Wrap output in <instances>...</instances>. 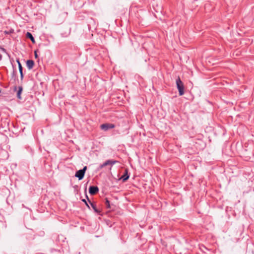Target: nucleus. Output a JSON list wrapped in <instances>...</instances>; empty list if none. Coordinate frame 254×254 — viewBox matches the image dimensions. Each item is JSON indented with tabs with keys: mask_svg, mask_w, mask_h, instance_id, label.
<instances>
[{
	"mask_svg": "<svg viewBox=\"0 0 254 254\" xmlns=\"http://www.w3.org/2000/svg\"><path fill=\"white\" fill-rule=\"evenodd\" d=\"M1 56L0 55V60H1Z\"/></svg>",
	"mask_w": 254,
	"mask_h": 254,
	"instance_id": "nucleus-18",
	"label": "nucleus"
},
{
	"mask_svg": "<svg viewBox=\"0 0 254 254\" xmlns=\"http://www.w3.org/2000/svg\"><path fill=\"white\" fill-rule=\"evenodd\" d=\"M108 165H110L109 160L106 161L103 164L100 165L98 168V170H100V169H102L103 167H104L106 166H108Z\"/></svg>",
	"mask_w": 254,
	"mask_h": 254,
	"instance_id": "nucleus-11",
	"label": "nucleus"
},
{
	"mask_svg": "<svg viewBox=\"0 0 254 254\" xmlns=\"http://www.w3.org/2000/svg\"><path fill=\"white\" fill-rule=\"evenodd\" d=\"M18 68L20 74V79L21 80H22L24 77V74L23 73V67L21 64H19Z\"/></svg>",
	"mask_w": 254,
	"mask_h": 254,
	"instance_id": "nucleus-10",
	"label": "nucleus"
},
{
	"mask_svg": "<svg viewBox=\"0 0 254 254\" xmlns=\"http://www.w3.org/2000/svg\"><path fill=\"white\" fill-rule=\"evenodd\" d=\"M26 65L29 69H32L34 65V62L33 60H28L26 62Z\"/></svg>",
	"mask_w": 254,
	"mask_h": 254,
	"instance_id": "nucleus-6",
	"label": "nucleus"
},
{
	"mask_svg": "<svg viewBox=\"0 0 254 254\" xmlns=\"http://www.w3.org/2000/svg\"><path fill=\"white\" fill-rule=\"evenodd\" d=\"M14 32V29L11 28L8 30H5L3 32L5 34H10L13 33Z\"/></svg>",
	"mask_w": 254,
	"mask_h": 254,
	"instance_id": "nucleus-13",
	"label": "nucleus"
},
{
	"mask_svg": "<svg viewBox=\"0 0 254 254\" xmlns=\"http://www.w3.org/2000/svg\"><path fill=\"white\" fill-rule=\"evenodd\" d=\"M99 191L97 186H91L89 188V192L91 195H95Z\"/></svg>",
	"mask_w": 254,
	"mask_h": 254,
	"instance_id": "nucleus-4",
	"label": "nucleus"
},
{
	"mask_svg": "<svg viewBox=\"0 0 254 254\" xmlns=\"http://www.w3.org/2000/svg\"><path fill=\"white\" fill-rule=\"evenodd\" d=\"M34 56H35V58H38V55L37 54V51H35V52H34Z\"/></svg>",
	"mask_w": 254,
	"mask_h": 254,
	"instance_id": "nucleus-16",
	"label": "nucleus"
},
{
	"mask_svg": "<svg viewBox=\"0 0 254 254\" xmlns=\"http://www.w3.org/2000/svg\"><path fill=\"white\" fill-rule=\"evenodd\" d=\"M82 200V201H83L85 203L86 205L88 208H90L89 205H88V203L87 202V201H86V200L85 199H83Z\"/></svg>",
	"mask_w": 254,
	"mask_h": 254,
	"instance_id": "nucleus-15",
	"label": "nucleus"
},
{
	"mask_svg": "<svg viewBox=\"0 0 254 254\" xmlns=\"http://www.w3.org/2000/svg\"><path fill=\"white\" fill-rule=\"evenodd\" d=\"M26 38L30 39L32 43H35V40L32 34L29 32H27L26 34Z\"/></svg>",
	"mask_w": 254,
	"mask_h": 254,
	"instance_id": "nucleus-8",
	"label": "nucleus"
},
{
	"mask_svg": "<svg viewBox=\"0 0 254 254\" xmlns=\"http://www.w3.org/2000/svg\"><path fill=\"white\" fill-rule=\"evenodd\" d=\"M105 204L106 205L107 208H111L110 201L108 200L107 198H106L105 199Z\"/></svg>",
	"mask_w": 254,
	"mask_h": 254,
	"instance_id": "nucleus-12",
	"label": "nucleus"
},
{
	"mask_svg": "<svg viewBox=\"0 0 254 254\" xmlns=\"http://www.w3.org/2000/svg\"><path fill=\"white\" fill-rule=\"evenodd\" d=\"M1 93V90L0 89V93Z\"/></svg>",
	"mask_w": 254,
	"mask_h": 254,
	"instance_id": "nucleus-20",
	"label": "nucleus"
},
{
	"mask_svg": "<svg viewBox=\"0 0 254 254\" xmlns=\"http://www.w3.org/2000/svg\"><path fill=\"white\" fill-rule=\"evenodd\" d=\"M14 89H15V90H16V86L15 87Z\"/></svg>",
	"mask_w": 254,
	"mask_h": 254,
	"instance_id": "nucleus-19",
	"label": "nucleus"
},
{
	"mask_svg": "<svg viewBox=\"0 0 254 254\" xmlns=\"http://www.w3.org/2000/svg\"><path fill=\"white\" fill-rule=\"evenodd\" d=\"M86 170L87 166H84L82 169H80L76 172L75 177L78 178L79 180H82L84 177Z\"/></svg>",
	"mask_w": 254,
	"mask_h": 254,
	"instance_id": "nucleus-2",
	"label": "nucleus"
},
{
	"mask_svg": "<svg viewBox=\"0 0 254 254\" xmlns=\"http://www.w3.org/2000/svg\"><path fill=\"white\" fill-rule=\"evenodd\" d=\"M16 62L17 63L18 65H19V64H21V63L19 61V60H18V59L16 60Z\"/></svg>",
	"mask_w": 254,
	"mask_h": 254,
	"instance_id": "nucleus-17",
	"label": "nucleus"
},
{
	"mask_svg": "<svg viewBox=\"0 0 254 254\" xmlns=\"http://www.w3.org/2000/svg\"><path fill=\"white\" fill-rule=\"evenodd\" d=\"M109 161L110 165H111V166L115 164L116 163L118 162L117 161L114 160H109Z\"/></svg>",
	"mask_w": 254,
	"mask_h": 254,
	"instance_id": "nucleus-14",
	"label": "nucleus"
},
{
	"mask_svg": "<svg viewBox=\"0 0 254 254\" xmlns=\"http://www.w3.org/2000/svg\"><path fill=\"white\" fill-rule=\"evenodd\" d=\"M18 90L17 92V97L19 99H21V94L23 90L22 86H20L18 87Z\"/></svg>",
	"mask_w": 254,
	"mask_h": 254,
	"instance_id": "nucleus-9",
	"label": "nucleus"
},
{
	"mask_svg": "<svg viewBox=\"0 0 254 254\" xmlns=\"http://www.w3.org/2000/svg\"><path fill=\"white\" fill-rule=\"evenodd\" d=\"M129 178V175L127 173V170L126 169L123 175L121 177V179L123 180V182L127 181Z\"/></svg>",
	"mask_w": 254,
	"mask_h": 254,
	"instance_id": "nucleus-7",
	"label": "nucleus"
},
{
	"mask_svg": "<svg viewBox=\"0 0 254 254\" xmlns=\"http://www.w3.org/2000/svg\"><path fill=\"white\" fill-rule=\"evenodd\" d=\"M86 197L88 199V202L89 203V204H90L91 206L92 207V208H93V209L94 210V211L98 213V214H99L100 212H101V211L100 210H99V209H98L97 207H96V204L94 202H92L91 201V200L89 199V198L88 197V196L86 195Z\"/></svg>",
	"mask_w": 254,
	"mask_h": 254,
	"instance_id": "nucleus-5",
	"label": "nucleus"
},
{
	"mask_svg": "<svg viewBox=\"0 0 254 254\" xmlns=\"http://www.w3.org/2000/svg\"><path fill=\"white\" fill-rule=\"evenodd\" d=\"M115 126L113 124L106 123L102 124L100 126V128L101 129L107 131L109 129H112L114 128Z\"/></svg>",
	"mask_w": 254,
	"mask_h": 254,
	"instance_id": "nucleus-3",
	"label": "nucleus"
},
{
	"mask_svg": "<svg viewBox=\"0 0 254 254\" xmlns=\"http://www.w3.org/2000/svg\"><path fill=\"white\" fill-rule=\"evenodd\" d=\"M177 87L179 91V93L180 96L184 94V85L183 82L181 81L180 77H178L176 80Z\"/></svg>",
	"mask_w": 254,
	"mask_h": 254,
	"instance_id": "nucleus-1",
	"label": "nucleus"
}]
</instances>
